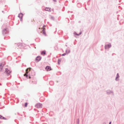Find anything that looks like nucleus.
<instances>
[{"instance_id":"obj_3","label":"nucleus","mask_w":124,"mask_h":124,"mask_svg":"<svg viewBox=\"0 0 124 124\" xmlns=\"http://www.w3.org/2000/svg\"><path fill=\"white\" fill-rule=\"evenodd\" d=\"M41 59V57L40 56H37L36 59V60L37 62H39Z\"/></svg>"},{"instance_id":"obj_8","label":"nucleus","mask_w":124,"mask_h":124,"mask_svg":"<svg viewBox=\"0 0 124 124\" xmlns=\"http://www.w3.org/2000/svg\"><path fill=\"white\" fill-rule=\"evenodd\" d=\"M45 10L48 11H51V9L49 8H45Z\"/></svg>"},{"instance_id":"obj_20","label":"nucleus","mask_w":124,"mask_h":124,"mask_svg":"<svg viewBox=\"0 0 124 124\" xmlns=\"http://www.w3.org/2000/svg\"><path fill=\"white\" fill-rule=\"evenodd\" d=\"M111 122H110L109 123V124H111Z\"/></svg>"},{"instance_id":"obj_7","label":"nucleus","mask_w":124,"mask_h":124,"mask_svg":"<svg viewBox=\"0 0 124 124\" xmlns=\"http://www.w3.org/2000/svg\"><path fill=\"white\" fill-rule=\"evenodd\" d=\"M111 46V45L110 44H109L108 45H106L105 46V48L106 49L108 48H109Z\"/></svg>"},{"instance_id":"obj_1","label":"nucleus","mask_w":124,"mask_h":124,"mask_svg":"<svg viewBox=\"0 0 124 124\" xmlns=\"http://www.w3.org/2000/svg\"><path fill=\"white\" fill-rule=\"evenodd\" d=\"M44 26L43 25L42 28H41L42 31H41V32L44 35L46 36V33L44 30L45 29L44 28H43Z\"/></svg>"},{"instance_id":"obj_16","label":"nucleus","mask_w":124,"mask_h":124,"mask_svg":"<svg viewBox=\"0 0 124 124\" xmlns=\"http://www.w3.org/2000/svg\"><path fill=\"white\" fill-rule=\"evenodd\" d=\"M66 54L65 53H64V54H62V56H64L65 55H66Z\"/></svg>"},{"instance_id":"obj_6","label":"nucleus","mask_w":124,"mask_h":124,"mask_svg":"<svg viewBox=\"0 0 124 124\" xmlns=\"http://www.w3.org/2000/svg\"><path fill=\"white\" fill-rule=\"evenodd\" d=\"M4 64H2V63H1L0 64V71H1L3 69V67L4 66Z\"/></svg>"},{"instance_id":"obj_2","label":"nucleus","mask_w":124,"mask_h":124,"mask_svg":"<svg viewBox=\"0 0 124 124\" xmlns=\"http://www.w3.org/2000/svg\"><path fill=\"white\" fill-rule=\"evenodd\" d=\"M42 105L41 104L38 103H37L35 106V107L37 108H39L42 107Z\"/></svg>"},{"instance_id":"obj_21","label":"nucleus","mask_w":124,"mask_h":124,"mask_svg":"<svg viewBox=\"0 0 124 124\" xmlns=\"http://www.w3.org/2000/svg\"><path fill=\"white\" fill-rule=\"evenodd\" d=\"M41 27H39V29H40V28Z\"/></svg>"},{"instance_id":"obj_19","label":"nucleus","mask_w":124,"mask_h":124,"mask_svg":"<svg viewBox=\"0 0 124 124\" xmlns=\"http://www.w3.org/2000/svg\"><path fill=\"white\" fill-rule=\"evenodd\" d=\"M54 1L56 2V0H53Z\"/></svg>"},{"instance_id":"obj_15","label":"nucleus","mask_w":124,"mask_h":124,"mask_svg":"<svg viewBox=\"0 0 124 124\" xmlns=\"http://www.w3.org/2000/svg\"><path fill=\"white\" fill-rule=\"evenodd\" d=\"M27 74L26 73L24 75V76H26L27 77V76H28V75H27Z\"/></svg>"},{"instance_id":"obj_17","label":"nucleus","mask_w":124,"mask_h":124,"mask_svg":"<svg viewBox=\"0 0 124 124\" xmlns=\"http://www.w3.org/2000/svg\"><path fill=\"white\" fill-rule=\"evenodd\" d=\"M117 76H118V74H117ZM117 78H118V76H117V77L116 78V79H117Z\"/></svg>"},{"instance_id":"obj_11","label":"nucleus","mask_w":124,"mask_h":124,"mask_svg":"<svg viewBox=\"0 0 124 124\" xmlns=\"http://www.w3.org/2000/svg\"><path fill=\"white\" fill-rule=\"evenodd\" d=\"M0 118L2 119H6L5 117H3L1 115H0Z\"/></svg>"},{"instance_id":"obj_9","label":"nucleus","mask_w":124,"mask_h":124,"mask_svg":"<svg viewBox=\"0 0 124 124\" xmlns=\"http://www.w3.org/2000/svg\"><path fill=\"white\" fill-rule=\"evenodd\" d=\"M5 72L8 74H10L11 72L10 71L8 70L7 68L5 69Z\"/></svg>"},{"instance_id":"obj_4","label":"nucleus","mask_w":124,"mask_h":124,"mask_svg":"<svg viewBox=\"0 0 124 124\" xmlns=\"http://www.w3.org/2000/svg\"><path fill=\"white\" fill-rule=\"evenodd\" d=\"M23 16V14L21 13H20L18 15V17L21 19L20 20L22 21V17Z\"/></svg>"},{"instance_id":"obj_5","label":"nucleus","mask_w":124,"mask_h":124,"mask_svg":"<svg viewBox=\"0 0 124 124\" xmlns=\"http://www.w3.org/2000/svg\"><path fill=\"white\" fill-rule=\"evenodd\" d=\"M46 69L47 71H49L52 70L51 67L50 66H47L46 68Z\"/></svg>"},{"instance_id":"obj_14","label":"nucleus","mask_w":124,"mask_h":124,"mask_svg":"<svg viewBox=\"0 0 124 124\" xmlns=\"http://www.w3.org/2000/svg\"><path fill=\"white\" fill-rule=\"evenodd\" d=\"M27 104L28 103H25V104L24 106L25 107H27Z\"/></svg>"},{"instance_id":"obj_10","label":"nucleus","mask_w":124,"mask_h":124,"mask_svg":"<svg viewBox=\"0 0 124 124\" xmlns=\"http://www.w3.org/2000/svg\"><path fill=\"white\" fill-rule=\"evenodd\" d=\"M31 68H27L26 70V72L28 73L29 71H30L31 70Z\"/></svg>"},{"instance_id":"obj_18","label":"nucleus","mask_w":124,"mask_h":124,"mask_svg":"<svg viewBox=\"0 0 124 124\" xmlns=\"http://www.w3.org/2000/svg\"><path fill=\"white\" fill-rule=\"evenodd\" d=\"M31 75H30V76H29V78H31Z\"/></svg>"},{"instance_id":"obj_12","label":"nucleus","mask_w":124,"mask_h":124,"mask_svg":"<svg viewBox=\"0 0 124 124\" xmlns=\"http://www.w3.org/2000/svg\"><path fill=\"white\" fill-rule=\"evenodd\" d=\"M61 59H59L58 60V63L59 64H60V63L61 62Z\"/></svg>"},{"instance_id":"obj_13","label":"nucleus","mask_w":124,"mask_h":124,"mask_svg":"<svg viewBox=\"0 0 124 124\" xmlns=\"http://www.w3.org/2000/svg\"><path fill=\"white\" fill-rule=\"evenodd\" d=\"M45 51H43L41 52V54L42 55H45Z\"/></svg>"}]
</instances>
